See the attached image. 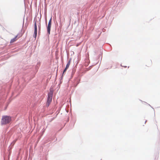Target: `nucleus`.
<instances>
[{"mask_svg": "<svg viewBox=\"0 0 160 160\" xmlns=\"http://www.w3.org/2000/svg\"><path fill=\"white\" fill-rule=\"evenodd\" d=\"M11 121V117L8 116L2 117L1 123L3 124H6L9 123Z\"/></svg>", "mask_w": 160, "mask_h": 160, "instance_id": "nucleus-1", "label": "nucleus"}, {"mask_svg": "<svg viewBox=\"0 0 160 160\" xmlns=\"http://www.w3.org/2000/svg\"><path fill=\"white\" fill-rule=\"evenodd\" d=\"M34 35L33 36L36 38L37 37V23L36 22H35L34 24Z\"/></svg>", "mask_w": 160, "mask_h": 160, "instance_id": "nucleus-5", "label": "nucleus"}, {"mask_svg": "<svg viewBox=\"0 0 160 160\" xmlns=\"http://www.w3.org/2000/svg\"><path fill=\"white\" fill-rule=\"evenodd\" d=\"M23 33L20 34L18 33L14 38L12 39L10 42V43H12L15 42L18 38L21 37Z\"/></svg>", "mask_w": 160, "mask_h": 160, "instance_id": "nucleus-3", "label": "nucleus"}, {"mask_svg": "<svg viewBox=\"0 0 160 160\" xmlns=\"http://www.w3.org/2000/svg\"><path fill=\"white\" fill-rule=\"evenodd\" d=\"M67 69H68L66 68H65V69H64V71H63V74L64 73L66 72V71H67Z\"/></svg>", "mask_w": 160, "mask_h": 160, "instance_id": "nucleus-8", "label": "nucleus"}, {"mask_svg": "<svg viewBox=\"0 0 160 160\" xmlns=\"http://www.w3.org/2000/svg\"><path fill=\"white\" fill-rule=\"evenodd\" d=\"M148 63H149V64H148V63H147L146 64V66H148V67L152 65V61H149L148 62Z\"/></svg>", "mask_w": 160, "mask_h": 160, "instance_id": "nucleus-7", "label": "nucleus"}, {"mask_svg": "<svg viewBox=\"0 0 160 160\" xmlns=\"http://www.w3.org/2000/svg\"><path fill=\"white\" fill-rule=\"evenodd\" d=\"M51 22H52V17H51L50 20H49L48 26L47 27V31L48 33L49 34L50 33L51 28Z\"/></svg>", "mask_w": 160, "mask_h": 160, "instance_id": "nucleus-4", "label": "nucleus"}, {"mask_svg": "<svg viewBox=\"0 0 160 160\" xmlns=\"http://www.w3.org/2000/svg\"><path fill=\"white\" fill-rule=\"evenodd\" d=\"M52 93H49L48 94V98L47 103V106H49L50 103L52 101Z\"/></svg>", "mask_w": 160, "mask_h": 160, "instance_id": "nucleus-2", "label": "nucleus"}, {"mask_svg": "<svg viewBox=\"0 0 160 160\" xmlns=\"http://www.w3.org/2000/svg\"><path fill=\"white\" fill-rule=\"evenodd\" d=\"M70 63H71V60H69L68 61V63H67L66 66V67L65 68H66L68 69V68H69V66H70Z\"/></svg>", "mask_w": 160, "mask_h": 160, "instance_id": "nucleus-6", "label": "nucleus"}]
</instances>
